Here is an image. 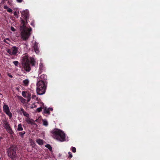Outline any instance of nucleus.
I'll list each match as a JSON object with an SVG mask.
<instances>
[{
	"label": "nucleus",
	"instance_id": "b1692460",
	"mask_svg": "<svg viewBox=\"0 0 160 160\" xmlns=\"http://www.w3.org/2000/svg\"><path fill=\"white\" fill-rule=\"evenodd\" d=\"M25 133V132H20L19 133V135L21 136L22 138L23 137V135Z\"/></svg>",
	"mask_w": 160,
	"mask_h": 160
},
{
	"label": "nucleus",
	"instance_id": "6e6552de",
	"mask_svg": "<svg viewBox=\"0 0 160 160\" xmlns=\"http://www.w3.org/2000/svg\"><path fill=\"white\" fill-rule=\"evenodd\" d=\"M33 49L36 53L38 54L39 52V49L38 46V43L37 42H35L33 46Z\"/></svg>",
	"mask_w": 160,
	"mask_h": 160
},
{
	"label": "nucleus",
	"instance_id": "7ed1b4c3",
	"mask_svg": "<svg viewBox=\"0 0 160 160\" xmlns=\"http://www.w3.org/2000/svg\"><path fill=\"white\" fill-rule=\"evenodd\" d=\"M36 86V91L38 94L42 95L45 93L47 85L43 81L40 80L38 78Z\"/></svg>",
	"mask_w": 160,
	"mask_h": 160
},
{
	"label": "nucleus",
	"instance_id": "cd10ccee",
	"mask_svg": "<svg viewBox=\"0 0 160 160\" xmlns=\"http://www.w3.org/2000/svg\"><path fill=\"white\" fill-rule=\"evenodd\" d=\"M13 63L16 66H18V61H14L13 62Z\"/></svg>",
	"mask_w": 160,
	"mask_h": 160
},
{
	"label": "nucleus",
	"instance_id": "473e14b6",
	"mask_svg": "<svg viewBox=\"0 0 160 160\" xmlns=\"http://www.w3.org/2000/svg\"><path fill=\"white\" fill-rule=\"evenodd\" d=\"M11 29L12 31H15V29L12 27H11Z\"/></svg>",
	"mask_w": 160,
	"mask_h": 160
},
{
	"label": "nucleus",
	"instance_id": "423d86ee",
	"mask_svg": "<svg viewBox=\"0 0 160 160\" xmlns=\"http://www.w3.org/2000/svg\"><path fill=\"white\" fill-rule=\"evenodd\" d=\"M3 122L4 125V127L7 131L10 134H12L13 133V132H12V129L10 128L8 122L7 121H4Z\"/></svg>",
	"mask_w": 160,
	"mask_h": 160
},
{
	"label": "nucleus",
	"instance_id": "412c9836",
	"mask_svg": "<svg viewBox=\"0 0 160 160\" xmlns=\"http://www.w3.org/2000/svg\"><path fill=\"white\" fill-rule=\"evenodd\" d=\"M43 124L45 126H47L48 125V122L47 120H43Z\"/></svg>",
	"mask_w": 160,
	"mask_h": 160
},
{
	"label": "nucleus",
	"instance_id": "0eeeda50",
	"mask_svg": "<svg viewBox=\"0 0 160 160\" xmlns=\"http://www.w3.org/2000/svg\"><path fill=\"white\" fill-rule=\"evenodd\" d=\"M3 110L4 112L11 118L12 116V114L10 112L8 106L6 104L3 106Z\"/></svg>",
	"mask_w": 160,
	"mask_h": 160
},
{
	"label": "nucleus",
	"instance_id": "aec40b11",
	"mask_svg": "<svg viewBox=\"0 0 160 160\" xmlns=\"http://www.w3.org/2000/svg\"><path fill=\"white\" fill-rule=\"evenodd\" d=\"M30 62L33 66L35 64V61L34 58H30Z\"/></svg>",
	"mask_w": 160,
	"mask_h": 160
},
{
	"label": "nucleus",
	"instance_id": "c9c22d12",
	"mask_svg": "<svg viewBox=\"0 0 160 160\" xmlns=\"http://www.w3.org/2000/svg\"><path fill=\"white\" fill-rule=\"evenodd\" d=\"M14 15L15 16H17V12H16V11H15V12H14Z\"/></svg>",
	"mask_w": 160,
	"mask_h": 160
},
{
	"label": "nucleus",
	"instance_id": "a878e982",
	"mask_svg": "<svg viewBox=\"0 0 160 160\" xmlns=\"http://www.w3.org/2000/svg\"><path fill=\"white\" fill-rule=\"evenodd\" d=\"M72 151L73 152H76V148L74 147H72Z\"/></svg>",
	"mask_w": 160,
	"mask_h": 160
},
{
	"label": "nucleus",
	"instance_id": "bb28decb",
	"mask_svg": "<svg viewBox=\"0 0 160 160\" xmlns=\"http://www.w3.org/2000/svg\"><path fill=\"white\" fill-rule=\"evenodd\" d=\"M30 97H31L30 95V94H28V97H27L28 99L27 101H28V102H29L30 101V98H31Z\"/></svg>",
	"mask_w": 160,
	"mask_h": 160
},
{
	"label": "nucleus",
	"instance_id": "4c0bfd02",
	"mask_svg": "<svg viewBox=\"0 0 160 160\" xmlns=\"http://www.w3.org/2000/svg\"><path fill=\"white\" fill-rule=\"evenodd\" d=\"M36 95H33L32 96V99L36 97Z\"/></svg>",
	"mask_w": 160,
	"mask_h": 160
},
{
	"label": "nucleus",
	"instance_id": "dca6fc26",
	"mask_svg": "<svg viewBox=\"0 0 160 160\" xmlns=\"http://www.w3.org/2000/svg\"><path fill=\"white\" fill-rule=\"evenodd\" d=\"M20 110L22 113H23V115L24 116L27 117H28L29 116V114L28 113H27L26 112H25L23 108H21Z\"/></svg>",
	"mask_w": 160,
	"mask_h": 160
},
{
	"label": "nucleus",
	"instance_id": "72a5a7b5",
	"mask_svg": "<svg viewBox=\"0 0 160 160\" xmlns=\"http://www.w3.org/2000/svg\"><path fill=\"white\" fill-rule=\"evenodd\" d=\"M18 99L20 100V101L23 98H22L21 96H18Z\"/></svg>",
	"mask_w": 160,
	"mask_h": 160
},
{
	"label": "nucleus",
	"instance_id": "58836bf2",
	"mask_svg": "<svg viewBox=\"0 0 160 160\" xmlns=\"http://www.w3.org/2000/svg\"><path fill=\"white\" fill-rule=\"evenodd\" d=\"M5 39H6L7 40H9V39L8 38H6Z\"/></svg>",
	"mask_w": 160,
	"mask_h": 160
},
{
	"label": "nucleus",
	"instance_id": "a211bd4d",
	"mask_svg": "<svg viewBox=\"0 0 160 160\" xmlns=\"http://www.w3.org/2000/svg\"><path fill=\"white\" fill-rule=\"evenodd\" d=\"M25 12H23L22 14L23 15V16H24V18L26 19H27L28 18L29 16H28V14L27 11H26V13L25 14V15H23V13H25Z\"/></svg>",
	"mask_w": 160,
	"mask_h": 160
},
{
	"label": "nucleus",
	"instance_id": "6ab92c4d",
	"mask_svg": "<svg viewBox=\"0 0 160 160\" xmlns=\"http://www.w3.org/2000/svg\"><path fill=\"white\" fill-rule=\"evenodd\" d=\"M17 130L19 131H22L23 130L21 124H20L18 125V126Z\"/></svg>",
	"mask_w": 160,
	"mask_h": 160
},
{
	"label": "nucleus",
	"instance_id": "c85d7f7f",
	"mask_svg": "<svg viewBox=\"0 0 160 160\" xmlns=\"http://www.w3.org/2000/svg\"><path fill=\"white\" fill-rule=\"evenodd\" d=\"M36 105H35V103H33L32 105V106L31 107V108H36Z\"/></svg>",
	"mask_w": 160,
	"mask_h": 160
},
{
	"label": "nucleus",
	"instance_id": "393cba45",
	"mask_svg": "<svg viewBox=\"0 0 160 160\" xmlns=\"http://www.w3.org/2000/svg\"><path fill=\"white\" fill-rule=\"evenodd\" d=\"M22 95L23 97H24L25 98H26L27 96L26 94V92L24 91L22 92Z\"/></svg>",
	"mask_w": 160,
	"mask_h": 160
},
{
	"label": "nucleus",
	"instance_id": "f704fd0d",
	"mask_svg": "<svg viewBox=\"0 0 160 160\" xmlns=\"http://www.w3.org/2000/svg\"><path fill=\"white\" fill-rule=\"evenodd\" d=\"M23 0H16L17 1L19 2V3H21L22 1Z\"/></svg>",
	"mask_w": 160,
	"mask_h": 160
},
{
	"label": "nucleus",
	"instance_id": "f3484780",
	"mask_svg": "<svg viewBox=\"0 0 160 160\" xmlns=\"http://www.w3.org/2000/svg\"><path fill=\"white\" fill-rule=\"evenodd\" d=\"M40 145H42L43 144V141L41 139H38L36 141Z\"/></svg>",
	"mask_w": 160,
	"mask_h": 160
},
{
	"label": "nucleus",
	"instance_id": "4468645a",
	"mask_svg": "<svg viewBox=\"0 0 160 160\" xmlns=\"http://www.w3.org/2000/svg\"><path fill=\"white\" fill-rule=\"evenodd\" d=\"M4 8L7 10V11L9 12H12V10L10 8H8L7 5H4Z\"/></svg>",
	"mask_w": 160,
	"mask_h": 160
},
{
	"label": "nucleus",
	"instance_id": "5701e85b",
	"mask_svg": "<svg viewBox=\"0 0 160 160\" xmlns=\"http://www.w3.org/2000/svg\"><path fill=\"white\" fill-rule=\"evenodd\" d=\"M7 52L10 55H12V53L11 50L9 49H8L6 50Z\"/></svg>",
	"mask_w": 160,
	"mask_h": 160
},
{
	"label": "nucleus",
	"instance_id": "20e7f679",
	"mask_svg": "<svg viewBox=\"0 0 160 160\" xmlns=\"http://www.w3.org/2000/svg\"><path fill=\"white\" fill-rule=\"evenodd\" d=\"M22 63L23 68L26 71L29 72L31 70L28 56L25 55L22 58Z\"/></svg>",
	"mask_w": 160,
	"mask_h": 160
},
{
	"label": "nucleus",
	"instance_id": "9d476101",
	"mask_svg": "<svg viewBox=\"0 0 160 160\" xmlns=\"http://www.w3.org/2000/svg\"><path fill=\"white\" fill-rule=\"evenodd\" d=\"M53 109L52 108H45L44 110V113L45 114L49 115L50 114V111H52Z\"/></svg>",
	"mask_w": 160,
	"mask_h": 160
},
{
	"label": "nucleus",
	"instance_id": "f257e3e1",
	"mask_svg": "<svg viewBox=\"0 0 160 160\" xmlns=\"http://www.w3.org/2000/svg\"><path fill=\"white\" fill-rule=\"evenodd\" d=\"M52 137L58 141L62 142L66 140L65 133L60 129L55 128L51 131Z\"/></svg>",
	"mask_w": 160,
	"mask_h": 160
},
{
	"label": "nucleus",
	"instance_id": "f03ea898",
	"mask_svg": "<svg viewBox=\"0 0 160 160\" xmlns=\"http://www.w3.org/2000/svg\"><path fill=\"white\" fill-rule=\"evenodd\" d=\"M21 22L22 24L20 27L21 38L23 40H26L28 39L30 35V32L32 30V28H28L26 27V22L23 19H21Z\"/></svg>",
	"mask_w": 160,
	"mask_h": 160
},
{
	"label": "nucleus",
	"instance_id": "1a4fd4ad",
	"mask_svg": "<svg viewBox=\"0 0 160 160\" xmlns=\"http://www.w3.org/2000/svg\"><path fill=\"white\" fill-rule=\"evenodd\" d=\"M12 55H16L18 52V48L15 46H13L12 48Z\"/></svg>",
	"mask_w": 160,
	"mask_h": 160
},
{
	"label": "nucleus",
	"instance_id": "c756f323",
	"mask_svg": "<svg viewBox=\"0 0 160 160\" xmlns=\"http://www.w3.org/2000/svg\"><path fill=\"white\" fill-rule=\"evenodd\" d=\"M37 110L38 112H39L42 111V108H37Z\"/></svg>",
	"mask_w": 160,
	"mask_h": 160
},
{
	"label": "nucleus",
	"instance_id": "a19ab883",
	"mask_svg": "<svg viewBox=\"0 0 160 160\" xmlns=\"http://www.w3.org/2000/svg\"><path fill=\"white\" fill-rule=\"evenodd\" d=\"M1 139H2L1 137H0V141L1 140Z\"/></svg>",
	"mask_w": 160,
	"mask_h": 160
},
{
	"label": "nucleus",
	"instance_id": "9b49d317",
	"mask_svg": "<svg viewBox=\"0 0 160 160\" xmlns=\"http://www.w3.org/2000/svg\"><path fill=\"white\" fill-rule=\"evenodd\" d=\"M44 67L42 63H40L39 65V73L41 74L44 70Z\"/></svg>",
	"mask_w": 160,
	"mask_h": 160
},
{
	"label": "nucleus",
	"instance_id": "f8f14e48",
	"mask_svg": "<svg viewBox=\"0 0 160 160\" xmlns=\"http://www.w3.org/2000/svg\"><path fill=\"white\" fill-rule=\"evenodd\" d=\"M41 80H42V81H45L47 79V76L46 75L44 74H42L39 77Z\"/></svg>",
	"mask_w": 160,
	"mask_h": 160
},
{
	"label": "nucleus",
	"instance_id": "e433bc0d",
	"mask_svg": "<svg viewBox=\"0 0 160 160\" xmlns=\"http://www.w3.org/2000/svg\"><path fill=\"white\" fill-rule=\"evenodd\" d=\"M3 41H4V42H6V43H8V44H9V42H7V41H7V40H6V39H4V40H3Z\"/></svg>",
	"mask_w": 160,
	"mask_h": 160
},
{
	"label": "nucleus",
	"instance_id": "ddd939ff",
	"mask_svg": "<svg viewBox=\"0 0 160 160\" xmlns=\"http://www.w3.org/2000/svg\"><path fill=\"white\" fill-rule=\"evenodd\" d=\"M26 121L29 124H32L34 122V121L32 119L28 118L26 119Z\"/></svg>",
	"mask_w": 160,
	"mask_h": 160
},
{
	"label": "nucleus",
	"instance_id": "4be33fe9",
	"mask_svg": "<svg viewBox=\"0 0 160 160\" xmlns=\"http://www.w3.org/2000/svg\"><path fill=\"white\" fill-rule=\"evenodd\" d=\"M45 147L47 148L50 150H52V147L49 145L47 144L45 145Z\"/></svg>",
	"mask_w": 160,
	"mask_h": 160
},
{
	"label": "nucleus",
	"instance_id": "39448f33",
	"mask_svg": "<svg viewBox=\"0 0 160 160\" xmlns=\"http://www.w3.org/2000/svg\"><path fill=\"white\" fill-rule=\"evenodd\" d=\"M8 155L9 157L12 159L15 158L16 156V148L13 147H11L8 148Z\"/></svg>",
	"mask_w": 160,
	"mask_h": 160
},
{
	"label": "nucleus",
	"instance_id": "2f4dec72",
	"mask_svg": "<svg viewBox=\"0 0 160 160\" xmlns=\"http://www.w3.org/2000/svg\"><path fill=\"white\" fill-rule=\"evenodd\" d=\"M21 101L22 103H25V99H24V98H23L22 100H21Z\"/></svg>",
	"mask_w": 160,
	"mask_h": 160
},
{
	"label": "nucleus",
	"instance_id": "7c9ffc66",
	"mask_svg": "<svg viewBox=\"0 0 160 160\" xmlns=\"http://www.w3.org/2000/svg\"><path fill=\"white\" fill-rule=\"evenodd\" d=\"M68 154H69V158H71L72 157V154L71 152H68Z\"/></svg>",
	"mask_w": 160,
	"mask_h": 160
},
{
	"label": "nucleus",
	"instance_id": "2eb2a0df",
	"mask_svg": "<svg viewBox=\"0 0 160 160\" xmlns=\"http://www.w3.org/2000/svg\"><path fill=\"white\" fill-rule=\"evenodd\" d=\"M29 82V80L28 79L23 80V83L24 84V85L25 86H28Z\"/></svg>",
	"mask_w": 160,
	"mask_h": 160
},
{
	"label": "nucleus",
	"instance_id": "ea45409f",
	"mask_svg": "<svg viewBox=\"0 0 160 160\" xmlns=\"http://www.w3.org/2000/svg\"><path fill=\"white\" fill-rule=\"evenodd\" d=\"M9 76L10 77H12V76L11 75H9Z\"/></svg>",
	"mask_w": 160,
	"mask_h": 160
}]
</instances>
